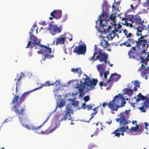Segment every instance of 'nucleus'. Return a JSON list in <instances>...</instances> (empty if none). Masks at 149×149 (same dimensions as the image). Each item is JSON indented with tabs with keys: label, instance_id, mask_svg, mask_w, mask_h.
<instances>
[{
	"label": "nucleus",
	"instance_id": "7ed1b4c3",
	"mask_svg": "<svg viewBox=\"0 0 149 149\" xmlns=\"http://www.w3.org/2000/svg\"><path fill=\"white\" fill-rule=\"evenodd\" d=\"M14 97L12 99V102L10 104L12 106L11 107V109L12 111H14L16 113L18 114L19 115H23L24 114V111L25 110V107H22L20 109H18V100L19 99L20 100V103H22L24 102L25 100V99L21 96L19 98V95L16 96L14 95Z\"/></svg>",
	"mask_w": 149,
	"mask_h": 149
},
{
	"label": "nucleus",
	"instance_id": "423d86ee",
	"mask_svg": "<svg viewBox=\"0 0 149 149\" xmlns=\"http://www.w3.org/2000/svg\"><path fill=\"white\" fill-rule=\"evenodd\" d=\"M130 111V109L126 110L125 112H122L120 114V115H118L119 118L115 119L117 122H119L120 126L125 125L131 122L130 120H127L129 118V113Z\"/></svg>",
	"mask_w": 149,
	"mask_h": 149
},
{
	"label": "nucleus",
	"instance_id": "c03bdc74",
	"mask_svg": "<svg viewBox=\"0 0 149 149\" xmlns=\"http://www.w3.org/2000/svg\"><path fill=\"white\" fill-rule=\"evenodd\" d=\"M12 118L10 117L9 118H7L6 119H5V121H4L2 123L1 126H3V124L6 123H7L9 121H11L12 120Z\"/></svg>",
	"mask_w": 149,
	"mask_h": 149
},
{
	"label": "nucleus",
	"instance_id": "6ab92c4d",
	"mask_svg": "<svg viewBox=\"0 0 149 149\" xmlns=\"http://www.w3.org/2000/svg\"><path fill=\"white\" fill-rule=\"evenodd\" d=\"M62 11L61 10H54L50 13L51 16H54V18L58 19H60L62 17Z\"/></svg>",
	"mask_w": 149,
	"mask_h": 149
},
{
	"label": "nucleus",
	"instance_id": "69168bd1",
	"mask_svg": "<svg viewBox=\"0 0 149 149\" xmlns=\"http://www.w3.org/2000/svg\"><path fill=\"white\" fill-rule=\"evenodd\" d=\"M100 106H97V107H95V108H94V109H92L94 111V112H95L96 111H97V109Z\"/></svg>",
	"mask_w": 149,
	"mask_h": 149
},
{
	"label": "nucleus",
	"instance_id": "9b49d317",
	"mask_svg": "<svg viewBox=\"0 0 149 149\" xmlns=\"http://www.w3.org/2000/svg\"><path fill=\"white\" fill-rule=\"evenodd\" d=\"M40 47L43 48L44 51V56L42 57V60H45L46 58H53L54 56L53 55V53L52 52V49L47 46L46 45H41Z\"/></svg>",
	"mask_w": 149,
	"mask_h": 149
},
{
	"label": "nucleus",
	"instance_id": "f3484780",
	"mask_svg": "<svg viewBox=\"0 0 149 149\" xmlns=\"http://www.w3.org/2000/svg\"><path fill=\"white\" fill-rule=\"evenodd\" d=\"M148 58L149 59V56H148ZM144 65L143 64H141V66L139 68L138 71L141 72V75L142 77H143L147 74V71H148V73L149 74V66Z\"/></svg>",
	"mask_w": 149,
	"mask_h": 149
},
{
	"label": "nucleus",
	"instance_id": "c85d7f7f",
	"mask_svg": "<svg viewBox=\"0 0 149 149\" xmlns=\"http://www.w3.org/2000/svg\"><path fill=\"white\" fill-rule=\"evenodd\" d=\"M59 91H54V94L55 97V98L57 100H60L61 98V95L59 94Z\"/></svg>",
	"mask_w": 149,
	"mask_h": 149
},
{
	"label": "nucleus",
	"instance_id": "0eeeda50",
	"mask_svg": "<svg viewBox=\"0 0 149 149\" xmlns=\"http://www.w3.org/2000/svg\"><path fill=\"white\" fill-rule=\"evenodd\" d=\"M54 113V112L53 111L50 113H49V115L47 118L46 120L44 121L41 125L38 127L35 126L33 125H26L22 123H25L26 120V119L25 118H24L23 117H19V121L20 123L22 124V125L23 127H26L27 129H28L29 130H31L32 131H35L37 130L40 129L41 127H42V126L45 124V123H46L47 121L49 119L52 115V114Z\"/></svg>",
	"mask_w": 149,
	"mask_h": 149
},
{
	"label": "nucleus",
	"instance_id": "b1692460",
	"mask_svg": "<svg viewBox=\"0 0 149 149\" xmlns=\"http://www.w3.org/2000/svg\"><path fill=\"white\" fill-rule=\"evenodd\" d=\"M113 77V80L114 81H117L121 77L120 75L117 74L116 73L111 74V75L110 78H111L112 77Z\"/></svg>",
	"mask_w": 149,
	"mask_h": 149
},
{
	"label": "nucleus",
	"instance_id": "79ce46f5",
	"mask_svg": "<svg viewBox=\"0 0 149 149\" xmlns=\"http://www.w3.org/2000/svg\"><path fill=\"white\" fill-rule=\"evenodd\" d=\"M35 27H37V25L35 24H34L33 26L31 28L30 31L29 32V34H33V31L35 30Z\"/></svg>",
	"mask_w": 149,
	"mask_h": 149
},
{
	"label": "nucleus",
	"instance_id": "774afa93",
	"mask_svg": "<svg viewBox=\"0 0 149 149\" xmlns=\"http://www.w3.org/2000/svg\"><path fill=\"white\" fill-rule=\"evenodd\" d=\"M123 33H124L125 36H127V31L126 29H125L123 30Z\"/></svg>",
	"mask_w": 149,
	"mask_h": 149
},
{
	"label": "nucleus",
	"instance_id": "473e14b6",
	"mask_svg": "<svg viewBox=\"0 0 149 149\" xmlns=\"http://www.w3.org/2000/svg\"><path fill=\"white\" fill-rule=\"evenodd\" d=\"M65 104V100H62L59 102L58 107L59 108H62L64 107Z\"/></svg>",
	"mask_w": 149,
	"mask_h": 149
},
{
	"label": "nucleus",
	"instance_id": "37998d69",
	"mask_svg": "<svg viewBox=\"0 0 149 149\" xmlns=\"http://www.w3.org/2000/svg\"><path fill=\"white\" fill-rule=\"evenodd\" d=\"M133 84L136 87H140V82L138 81L135 80Z\"/></svg>",
	"mask_w": 149,
	"mask_h": 149
},
{
	"label": "nucleus",
	"instance_id": "c9c22d12",
	"mask_svg": "<svg viewBox=\"0 0 149 149\" xmlns=\"http://www.w3.org/2000/svg\"><path fill=\"white\" fill-rule=\"evenodd\" d=\"M16 92H17L18 91V88L19 87L21 86V82L20 81H18L17 80H16Z\"/></svg>",
	"mask_w": 149,
	"mask_h": 149
},
{
	"label": "nucleus",
	"instance_id": "dca6fc26",
	"mask_svg": "<svg viewBox=\"0 0 149 149\" xmlns=\"http://www.w3.org/2000/svg\"><path fill=\"white\" fill-rule=\"evenodd\" d=\"M86 50V45L85 44L79 45L78 46H75L73 50L74 53L78 55H85Z\"/></svg>",
	"mask_w": 149,
	"mask_h": 149
},
{
	"label": "nucleus",
	"instance_id": "a19ab883",
	"mask_svg": "<svg viewBox=\"0 0 149 149\" xmlns=\"http://www.w3.org/2000/svg\"><path fill=\"white\" fill-rule=\"evenodd\" d=\"M25 77L24 74H23V72L20 73V75L17 79H15V81L17 80L18 81H20L23 77Z\"/></svg>",
	"mask_w": 149,
	"mask_h": 149
},
{
	"label": "nucleus",
	"instance_id": "f8f14e48",
	"mask_svg": "<svg viewBox=\"0 0 149 149\" xmlns=\"http://www.w3.org/2000/svg\"><path fill=\"white\" fill-rule=\"evenodd\" d=\"M97 71L99 72L101 78L104 75V77L105 81L107 80V77L109 74V72L108 71H105V68L106 66L104 64H98L96 66Z\"/></svg>",
	"mask_w": 149,
	"mask_h": 149
},
{
	"label": "nucleus",
	"instance_id": "ddd939ff",
	"mask_svg": "<svg viewBox=\"0 0 149 149\" xmlns=\"http://www.w3.org/2000/svg\"><path fill=\"white\" fill-rule=\"evenodd\" d=\"M147 35L142 36L139 38H138V41H135L136 42V46L137 48H139L140 45L142 46V47H145L147 48L148 47V43L149 41L145 39V38L147 37Z\"/></svg>",
	"mask_w": 149,
	"mask_h": 149
},
{
	"label": "nucleus",
	"instance_id": "8fccbe9b",
	"mask_svg": "<svg viewBox=\"0 0 149 149\" xmlns=\"http://www.w3.org/2000/svg\"><path fill=\"white\" fill-rule=\"evenodd\" d=\"M85 102H88L90 99V97L88 96H85L83 98Z\"/></svg>",
	"mask_w": 149,
	"mask_h": 149
},
{
	"label": "nucleus",
	"instance_id": "a878e982",
	"mask_svg": "<svg viewBox=\"0 0 149 149\" xmlns=\"http://www.w3.org/2000/svg\"><path fill=\"white\" fill-rule=\"evenodd\" d=\"M54 85H55V88L54 89V91H59V89L61 87V85L59 80H56Z\"/></svg>",
	"mask_w": 149,
	"mask_h": 149
},
{
	"label": "nucleus",
	"instance_id": "338daca9",
	"mask_svg": "<svg viewBox=\"0 0 149 149\" xmlns=\"http://www.w3.org/2000/svg\"><path fill=\"white\" fill-rule=\"evenodd\" d=\"M132 35V34L131 33H129L128 34H127V36H126L127 38H128V37H130Z\"/></svg>",
	"mask_w": 149,
	"mask_h": 149
},
{
	"label": "nucleus",
	"instance_id": "4c0bfd02",
	"mask_svg": "<svg viewBox=\"0 0 149 149\" xmlns=\"http://www.w3.org/2000/svg\"><path fill=\"white\" fill-rule=\"evenodd\" d=\"M54 83L51 84L49 81H47L45 83V84H44L42 85V86H42H42H50L51 85H54Z\"/></svg>",
	"mask_w": 149,
	"mask_h": 149
},
{
	"label": "nucleus",
	"instance_id": "49530a36",
	"mask_svg": "<svg viewBox=\"0 0 149 149\" xmlns=\"http://www.w3.org/2000/svg\"><path fill=\"white\" fill-rule=\"evenodd\" d=\"M124 45L126 46L127 47H130L131 46V45L130 44L128 41V39L126 41H125L123 43Z\"/></svg>",
	"mask_w": 149,
	"mask_h": 149
},
{
	"label": "nucleus",
	"instance_id": "1a4fd4ad",
	"mask_svg": "<svg viewBox=\"0 0 149 149\" xmlns=\"http://www.w3.org/2000/svg\"><path fill=\"white\" fill-rule=\"evenodd\" d=\"M123 98V96L120 94H118L114 97L112 101H110V103L108 104V107L111 110L117 111L118 109L120 107L118 105L120 99Z\"/></svg>",
	"mask_w": 149,
	"mask_h": 149
},
{
	"label": "nucleus",
	"instance_id": "a211bd4d",
	"mask_svg": "<svg viewBox=\"0 0 149 149\" xmlns=\"http://www.w3.org/2000/svg\"><path fill=\"white\" fill-rule=\"evenodd\" d=\"M124 125H122V126L115 130L113 132L111 133V134H115L116 136L119 137L120 135V132H126L128 131L129 130L128 127L127 126H126L125 127Z\"/></svg>",
	"mask_w": 149,
	"mask_h": 149
},
{
	"label": "nucleus",
	"instance_id": "3c124183",
	"mask_svg": "<svg viewBox=\"0 0 149 149\" xmlns=\"http://www.w3.org/2000/svg\"><path fill=\"white\" fill-rule=\"evenodd\" d=\"M96 147V145L94 144H92L89 145L88 147V149H92L93 148Z\"/></svg>",
	"mask_w": 149,
	"mask_h": 149
},
{
	"label": "nucleus",
	"instance_id": "412c9836",
	"mask_svg": "<svg viewBox=\"0 0 149 149\" xmlns=\"http://www.w3.org/2000/svg\"><path fill=\"white\" fill-rule=\"evenodd\" d=\"M68 35L63 34L60 36L58 38H57L56 40L55 41L56 45H58L59 44H60L61 45L64 44L65 43V36Z\"/></svg>",
	"mask_w": 149,
	"mask_h": 149
},
{
	"label": "nucleus",
	"instance_id": "7c9ffc66",
	"mask_svg": "<svg viewBox=\"0 0 149 149\" xmlns=\"http://www.w3.org/2000/svg\"><path fill=\"white\" fill-rule=\"evenodd\" d=\"M144 100V102L142 103L146 107L149 108V97H146Z\"/></svg>",
	"mask_w": 149,
	"mask_h": 149
},
{
	"label": "nucleus",
	"instance_id": "20e7f679",
	"mask_svg": "<svg viewBox=\"0 0 149 149\" xmlns=\"http://www.w3.org/2000/svg\"><path fill=\"white\" fill-rule=\"evenodd\" d=\"M109 6L107 4V1L104 0L102 5V13L99 15L97 20L96 21V23H97L98 22L100 21V27L101 30L102 29V27H106L107 24H103V20L104 19V17H108L109 14L108 13V8Z\"/></svg>",
	"mask_w": 149,
	"mask_h": 149
},
{
	"label": "nucleus",
	"instance_id": "de8ad7c7",
	"mask_svg": "<svg viewBox=\"0 0 149 149\" xmlns=\"http://www.w3.org/2000/svg\"><path fill=\"white\" fill-rule=\"evenodd\" d=\"M138 129V127H132L130 129L129 132H130L131 131H136Z\"/></svg>",
	"mask_w": 149,
	"mask_h": 149
},
{
	"label": "nucleus",
	"instance_id": "9d476101",
	"mask_svg": "<svg viewBox=\"0 0 149 149\" xmlns=\"http://www.w3.org/2000/svg\"><path fill=\"white\" fill-rule=\"evenodd\" d=\"M133 19L136 25H138V27L137 28V32L136 35L138 36H139L142 35V33L140 34L138 32L141 33L142 30L144 29H146V26H144L143 24L144 22L143 20L141 21V19L139 17H133Z\"/></svg>",
	"mask_w": 149,
	"mask_h": 149
},
{
	"label": "nucleus",
	"instance_id": "6e6552de",
	"mask_svg": "<svg viewBox=\"0 0 149 149\" xmlns=\"http://www.w3.org/2000/svg\"><path fill=\"white\" fill-rule=\"evenodd\" d=\"M30 35V40L28 42L26 48H28L30 47L31 48L39 49L40 46L41 45L40 43V40H38L37 37L33 34H29Z\"/></svg>",
	"mask_w": 149,
	"mask_h": 149
},
{
	"label": "nucleus",
	"instance_id": "f704fd0d",
	"mask_svg": "<svg viewBox=\"0 0 149 149\" xmlns=\"http://www.w3.org/2000/svg\"><path fill=\"white\" fill-rule=\"evenodd\" d=\"M68 15L67 14L64 15L62 17L61 20V22L62 23L65 22L68 19Z\"/></svg>",
	"mask_w": 149,
	"mask_h": 149
},
{
	"label": "nucleus",
	"instance_id": "6e6d98bb",
	"mask_svg": "<svg viewBox=\"0 0 149 149\" xmlns=\"http://www.w3.org/2000/svg\"><path fill=\"white\" fill-rule=\"evenodd\" d=\"M97 113V111H96L95 112H94L93 113H91V116L92 117L90 119V120H91L94 117V115H95Z\"/></svg>",
	"mask_w": 149,
	"mask_h": 149
},
{
	"label": "nucleus",
	"instance_id": "2f4dec72",
	"mask_svg": "<svg viewBox=\"0 0 149 149\" xmlns=\"http://www.w3.org/2000/svg\"><path fill=\"white\" fill-rule=\"evenodd\" d=\"M142 106L139 107V109L140 110L141 112H145L146 110L148 109V108L146 107L145 106H144L143 104L142 103Z\"/></svg>",
	"mask_w": 149,
	"mask_h": 149
},
{
	"label": "nucleus",
	"instance_id": "603ef678",
	"mask_svg": "<svg viewBox=\"0 0 149 149\" xmlns=\"http://www.w3.org/2000/svg\"><path fill=\"white\" fill-rule=\"evenodd\" d=\"M135 41L136 40H134V39H133L129 38L128 39V41L130 44V43L132 44L134 43V42L135 41Z\"/></svg>",
	"mask_w": 149,
	"mask_h": 149
},
{
	"label": "nucleus",
	"instance_id": "393cba45",
	"mask_svg": "<svg viewBox=\"0 0 149 149\" xmlns=\"http://www.w3.org/2000/svg\"><path fill=\"white\" fill-rule=\"evenodd\" d=\"M111 24L112 26H114V30L113 31L116 32H118L119 29H120L122 27V26L120 24H116L115 22H113V23L112 24Z\"/></svg>",
	"mask_w": 149,
	"mask_h": 149
},
{
	"label": "nucleus",
	"instance_id": "864d4df0",
	"mask_svg": "<svg viewBox=\"0 0 149 149\" xmlns=\"http://www.w3.org/2000/svg\"><path fill=\"white\" fill-rule=\"evenodd\" d=\"M80 69V68H72L71 71L72 72H73L76 73V72H77L79 70V69Z\"/></svg>",
	"mask_w": 149,
	"mask_h": 149
},
{
	"label": "nucleus",
	"instance_id": "4d7b16f0",
	"mask_svg": "<svg viewBox=\"0 0 149 149\" xmlns=\"http://www.w3.org/2000/svg\"><path fill=\"white\" fill-rule=\"evenodd\" d=\"M37 130H36L35 131H34L35 132L38 133L39 134H40V133L37 132H36V131ZM41 133L42 134H49L48 133V131H45V132L44 131H42L41 132Z\"/></svg>",
	"mask_w": 149,
	"mask_h": 149
},
{
	"label": "nucleus",
	"instance_id": "f257e3e1",
	"mask_svg": "<svg viewBox=\"0 0 149 149\" xmlns=\"http://www.w3.org/2000/svg\"><path fill=\"white\" fill-rule=\"evenodd\" d=\"M84 77L82 79L84 81V82L80 81L79 83L76 84L75 88H78L79 93V96L82 97L85 94L84 91L86 92L93 89V88L96 86L98 82L97 79L92 78L91 79L88 76L85 74H84Z\"/></svg>",
	"mask_w": 149,
	"mask_h": 149
},
{
	"label": "nucleus",
	"instance_id": "cd10ccee",
	"mask_svg": "<svg viewBox=\"0 0 149 149\" xmlns=\"http://www.w3.org/2000/svg\"><path fill=\"white\" fill-rule=\"evenodd\" d=\"M42 88V86H40L39 87L33 89V90H31L30 91H26V92H25L22 95H24L26 98V97L27 96V95L29 94L30 93L33 92V91L37 90H38L39 89H40L41 88Z\"/></svg>",
	"mask_w": 149,
	"mask_h": 149
},
{
	"label": "nucleus",
	"instance_id": "39448f33",
	"mask_svg": "<svg viewBox=\"0 0 149 149\" xmlns=\"http://www.w3.org/2000/svg\"><path fill=\"white\" fill-rule=\"evenodd\" d=\"M95 28L97 31L100 33H101L102 34H107L108 33L109 35H108L106 38L108 39V40H112L114 38L116 35V32L111 30L112 27L111 26H109L107 27H102V29L101 30L99 26H96Z\"/></svg>",
	"mask_w": 149,
	"mask_h": 149
},
{
	"label": "nucleus",
	"instance_id": "2eb2a0df",
	"mask_svg": "<svg viewBox=\"0 0 149 149\" xmlns=\"http://www.w3.org/2000/svg\"><path fill=\"white\" fill-rule=\"evenodd\" d=\"M48 29L50 33L53 36L56 35V33H59L61 32L62 28L61 26L58 27L57 25L49 24Z\"/></svg>",
	"mask_w": 149,
	"mask_h": 149
},
{
	"label": "nucleus",
	"instance_id": "e433bc0d",
	"mask_svg": "<svg viewBox=\"0 0 149 149\" xmlns=\"http://www.w3.org/2000/svg\"><path fill=\"white\" fill-rule=\"evenodd\" d=\"M135 53V52H133L132 50H131L129 51L128 53V55L130 58H134L135 57L133 55Z\"/></svg>",
	"mask_w": 149,
	"mask_h": 149
},
{
	"label": "nucleus",
	"instance_id": "bf43d9fd",
	"mask_svg": "<svg viewBox=\"0 0 149 149\" xmlns=\"http://www.w3.org/2000/svg\"><path fill=\"white\" fill-rule=\"evenodd\" d=\"M96 130L94 134V135H97L98 134V128H96Z\"/></svg>",
	"mask_w": 149,
	"mask_h": 149
},
{
	"label": "nucleus",
	"instance_id": "4468645a",
	"mask_svg": "<svg viewBox=\"0 0 149 149\" xmlns=\"http://www.w3.org/2000/svg\"><path fill=\"white\" fill-rule=\"evenodd\" d=\"M70 106L71 105L70 104L66 105V109L65 111L66 112V114L64 115L63 117L61 119V120L59 121V123H60V122L63 120H66L67 118H68V120H71L72 121L74 120L73 119L72 120L70 115V113H71L72 114L74 112V111L72 110V109L70 108Z\"/></svg>",
	"mask_w": 149,
	"mask_h": 149
},
{
	"label": "nucleus",
	"instance_id": "aec40b11",
	"mask_svg": "<svg viewBox=\"0 0 149 149\" xmlns=\"http://www.w3.org/2000/svg\"><path fill=\"white\" fill-rule=\"evenodd\" d=\"M76 98L74 97H73V99H68L67 100L70 101V103L68 104H68L70 105V108L73 111L72 109V106L75 107H76V109H80V107H78L79 102L78 101H75L74 99H76Z\"/></svg>",
	"mask_w": 149,
	"mask_h": 149
},
{
	"label": "nucleus",
	"instance_id": "c756f323",
	"mask_svg": "<svg viewBox=\"0 0 149 149\" xmlns=\"http://www.w3.org/2000/svg\"><path fill=\"white\" fill-rule=\"evenodd\" d=\"M60 123H56L55 124V127L51 129L50 130H49V131H48V133H51L53 132L57 128H58L60 125Z\"/></svg>",
	"mask_w": 149,
	"mask_h": 149
},
{
	"label": "nucleus",
	"instance_id": "5701e85b",
	"mask_svg": "<svg viewBox=\"0 0 149 149\" xmlns=\"http://www.w3.org/2000/svg\"><path fill=\"white\" fill-rule=\"evenodd\" d=\"M123 92L124 94L126 95L129 96H131L133 94V90L130 88H125L123 90Z\"/></svg>",
	"mask_w": 149,
	"mask_h": 149
},
{
	"label": "nucleus",
	"instance_id": "bb28decb",
	"mask_svg": "<svg viewBox=\"0 0 149 149\" xmlns=\"http://www.w3.org/2000/svg\"><path fill=\"white\" fill-rule=\"evenodd\" d=\"M137 98L136 99V103L140 101H143L145 100L146 97H145L142 95L141 93H139L137 96Z\"/></svg>",
	"mask_w": 149,
	"mask_h": 149
},
{
	"label": "nucleus",
	"instance_id": "72a5a7b5",
	"mask_svg": "<svg viewBox=\"0 0 149 149\" xmlns=\"http://www.w3.org/2000/svg\"><path fill=\"white\" fill-rule=\"evenodd\" d=\"M64 34H68V35H66L65 36V39L66 38H68L70 41H71L72 40V34H70L69 33H65Z\"/></svg>",
	"mask_w": 149,
	"mask_h": 149
},
{
	"label": "nucleus",
	"instance_id": "a18cd8bd",
	"mask_svg": "<svg viewBox=\"0 0 149 149\" xmlns=\"http://www.w3.org/2000/svg\"><path fill=\"white\" fill-rule=\"evenodd\" d=\"M120 100H122V102L121 103V104L120 105V106L121 107H123L125 105L126 103V101H125V99L124 97H123V99H120L119 101Z\"/></svg>",
	"mask_w": 149,
	"mask_h": 149
},
{
	"label": "nucleus",
	"instance_id": "e2e57ef3",
	"mask_svg": "<svg viewBox=\"0 0 149 149\" xmlns=\"http://www.w3.org/2000/svg\"><path fill=\"white\" fill-rule=\"evenodd\" d=\"M144 124H145V128L146 130H147L148 128L147 127L148 126H149L148 124L147 123L145 122H144Z\"/></svg>",
	"mask_w": 149,
	"mask_h": 149
},
{
	"label": "nucleus",
	"instance_id": "ea45409f",
	"mask_svg": "<svg viewBox=\"0 0 149 149\" xmlns=\"http://www.w3.org/2000/svg\"><path fill=\"white\" fill-rule=\"evenodd\" d=\"M143 6L144 7H148L147 8V10H148L149 6V0H146V1L143 4Z\"/></svg>",
	"mask_w": 149,
	"mask_h": 149
},
{
	"label": "nucleus",
	"instance_id": "09e8293b",
	"mask_svg": "<svg viewBox=\"0 0 149 149\" xmlns=\"http://www.w3.org/2000/svg\"><path fill=\"white\" fill-rule=\"evenodd\" d=\"M37 53L38 54H42L44 56V51L43 48L41 49H40V50L37 52Z\"/></svg>",
	"mask_w": 149,
	"mask_h": 149
},
{
	"label": "nucleus",
	"instance_id": "13d9d810",
	"mask_svg": "<svg viewBox=\"0 0 149 149\" xmlns=\"http://www.w3.org/2000/svg\"><path fill=\"white\" fill-rule=\"evenodd\" d=\"M100 45L103 47L104 48H106V46L105 44L104 43V44H103V43L102 41L101 42H100Z\"/></svg>",
	"mask_w": 149,
	"mask_h": 149
},
{
	"label": "nucleus",
	"instance_id": "0e129e2a",
	"mask_svg": "<svg viewBox=\"0 0 149 149\" xmlns=\"http://www.w3.org/2000/svg\"><path fill=\"white\" fill-rule=\"evenodd\" d=\"M82 107L84 109H85L86 108V104H85L82 103Z\"/></svg>",
	"mask_w": 149,
	"mask_h": 149
},
{
	"label": "nucleus",
	"instance_id": "5fc2aeb1",
	"mask_svg": "<svg viewBox=\"0 0 149 149\" xmlns=\"http://www.w3.org/2000/svg\"><path fill=\"white\" fill-rule=\"evenodd\" d=\"M93 104H90L89 105H88L86 106V107H88V110H90V109H92V107L93 106Z\"/></svg>",
	"mask_w": 149,
	"mask_h": 149
},
{
	"label": "nucleus",
	"instance_id": "f03ea898",
	"mask_svg": "<svg viewBox=\"0 0 149 149\" xmlns=\"http://www.w3.org/2000/svg\"><path fill=\"white\" fill-rule=\"evenodd\" d=\"M108 56L107 54L105 52L102 53L101 49L99 48H97L96 45H95L93 56L89 58L88 59L90 61H93L99 59L100 62L104 61L105 63H108L109 64V65L110 66L109 61L107 60Z\"/></svg>",
	"mask_w": 149,
	"mask_h": 149
},
{
	"label": "nucleus",
	"instance_id": "4be33fe9",
	"mask_svg": "<svg viewBox=\"0 0 149 149\" xmlns=\"http://www.w3.org/2000/svg\"><path fill=\"white\" fill-rule=\"evenodd\" d=\"M148 55L149 56V55H147L146 53H145L144 55H142L141 57V63H144L145 65H147V62L149 60V59L148 58Z\"/></svg>",
	"mask_w": 149,
	"mask_h": 149
},
{
	"label": "nucleus",
	"instance_id": "052dcab7",
	"mask_svg": "<svg viewBox=\"0 0 149 149\" xmlns=\"http://www.w3.org/2000/svg\"><path fill=\"white\" fill-rule=\"evenodd\" d=\"M63 51L66 54H68V52H66V47H65V46H63Z\"/></svg>",
	"mask_w": 149,
	"mask_h": 149
},
{
	"label": "nucleus",
	"instance_id": "680f3d73",
	"mask_svg": "<svg viewBox=\"0 0 149 149\" xmlns=\"http://www.w3.org/2000/svg\"><path fill=\"white\" fill-rule=\"evenodd\" d=\"M78 93L77 92H76L75 93H72V97H75L76 95H77Z\"/></svg>",
	"mask_w": 149,
	"mask_h": 149
},
{
	"label": "nucleus",
	"instance_id": "58836bf2",
	"mask_svg": "<svg viewBox=\"0 0 149 149\" xmlns=\"http://www.w3.org/2000/svg\"><path fill=\"white\" fill-rule=\"evenodd\" d=\"M115 14V13L111 14L109 17V19L112 20L113 21V22H114V21L115 20L116 17Z\"/></svg>",
	"mask_w": 149,
	"mask_h": 149
}]
</instances>
